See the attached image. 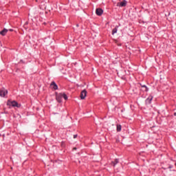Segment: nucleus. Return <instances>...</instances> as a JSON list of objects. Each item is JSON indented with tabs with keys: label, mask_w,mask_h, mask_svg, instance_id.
Listing matches in <instances>:
<instances>
[{
	"label": "nucleus",
	"mask_w": 176,
	"mask_h": 176,
	"mask_svg": "<svg viewBox=\"0 0 176 176\" xmlns=\"http://www.w3.org/2000/svg\"><path fill=\"white\" fill-rule=\"evenodd\" d=\"M140 86L142 88L143 91H148V87H146L145 85H142L140 84Z\"/></svg>",
	"instance_id": "nucleus-11"
},
{
	"label": "nucleus",
	"mask_w": 176,
	"mask_h": 176,
	"mask_svg": "<svg viewBox=\"0 0 176 176\" xmlns=\"http://www.w3.org/2000/svg\"><path fill=\"white\" fill-rule=\"evenodd\" d=\"M25 25H28V21L25 22Z\"/></svg>",
	"instance_id": "nucleus-18"
},
{
	"label": "nucleus",
	"mask_w": 176,
	"mask_h": 176,
	"mask_svg": "<svg viewBox=\"0 0 176 176\" xmlns=\"http://www.w3.org/2000/svg\"><path fill=\"white\" fill-rule=\"evenodd\" d=\"M50 87L54 89V90H58V86H57V84L54 81H52L50 84Z\"/></svg>",
	"instance_id": "nucleus-5"
},
{
	"label": "nucleus",
	"mask_w": 176,
	"mask_h": 176,
	"mask_svg": "<svg viewBox=\"0 0 176 176\" xmlns=\"http://www.w3.org/2000/svg\"><path fill=\"white\" fill-rule=\"evenodd\" d=\"M174 116H176V113H174Z\"/></svg>",
	"instance_id": "nucleus-23"
},
{
	"label": "nucleus",
	"mask_w": 176,
	"mask_h": 176,
	"mask_svg": "<svg viewBox=\"0 0 176 176\" xmlns=\"http://www.w3.org/2000/svg\"><path fill=\"white\" fill-rule=\"evenodd\" d=\"M8 94V90L6 89H1L0 90V96L1 97H5Z\"/></svg>",
	"instance_id": "nucleus-6"
},
{
	"label": "nucleus",
	"mask_w": 176,
	"mask_h": 176,
	"mask_svg": "<svg viewBox=\"0 0 176 176\" xmlns=\"http://www.w3.org/2000/svg\"><path fill=\"white\" fill-rule=\"evenodd\" d=\"M173 167L172 166H169V168H172Z\"/></svg>",
	"instance_id": "nucleus-24"
},
{
	"label": "nucleus",
	"mask_w": 176,
	"mask_h": 176,
	"mask_svg": "<svg viewBox=\"0 0 176 176\" xmlns=\"http://www.w3.org/2000/svg\"><path fill=\"white\" fill-rule=\"evenodd\" d=\"M118 75L120 78H122V79H126V77H124V75L123 76L121 72L118 73Z\"/></svg>",
	"instance_id": "nucleus-15"
},
{
	"label": "nucleus",
	"mask_w": 176,
	"mask_h": 176,
	"mask_svg": "<svg viewBox=\"0 0 176 176\" xmlns=\"http://www.w3.org/2000/svg\"><path fill=\"white\" fill-rule=\"evenodd\" d=\"M96 13L97 16H102V13H104V10L101 8H97L96 10Z\"/></svg>",
	"instance_id": "nucleus-4"
},
{
	"label": "nucleus",
	"mask_w": 176,
	"mask_h": 176,
	"mask_svg": "<svg viewBox=\"0 0 176 176\" xmlns=\"http://www.w3.org/2000/svg\"><path fill=\"white\" fill-rule=\"evenodd\" d=\"M118 163H119V159H115L114 161L111 162V166L115 167Z\"/></svg>",
	"instance_id": "nucleus-9"
},
{
	"label": "nucleus",
	"mask_w": 176,
	"mask_h": 176,
	"mask_svg": "<svg viewBox=\"0 0 176 176\" xmlns=\"http://www.w3.org/2000/svg\"><path fill=\"white\" fill-rule=\"evenodd\" d=\"M7 33H8V30L3 29L2 31L0 32V35L5 36V35H6Z\"/></svg>",
	"instance_id": "nucleus-10"
},
{
	"label": "nucleus",
	"mask_w": 176,
	"mask_h": 176,
	"mask_svg": "<svg viewBox=\"0 0 176 176\" xmlns=\"http://www.w3.org/2000/svg\"><path fill=\"white\" fill-rule=\"evenodd\" d=\"M118 26H116L114 29H113L112 35H115V34H116V32H118Z\"/></svg>",
	"instance_id": "nucleus-12"
},
{
	"label": "nucleus",
	"mask_w": 176,
	"mask_h": 176,
	"mask_svg": "<svg viewBox=\"0 0 176 176\" xmlns=\"http://www.w3.org/2000/svg\"><path fill=\"white\" fill-rule=\"evenodd\" d=\"M40 9H46V4H45V3H41V5L40 6Z\"/></svg>",
	"instance_id": "nucleus-13"
},
{
	"label": "nucleus",
	"mask_w": 176,
	"mask_h": 176,
	"mask_svg": "<svg viewBox=\"0 0 176 176\" xmlns=\"http://www.w3.org/2000/svg\"><path fill=\"white\" fill-rule=\"evenodd\" d=\"M10 32L13 31V29H10Z\"/></svg>",
	"instance_id": "nucleus-20"
},
{
	"label": "nucleus",
	"mask_w": 176,
	"mask_h": 176,
	"mask_svg": "<svg viewBox=\"0 0 176 176\" xmlns=\"http://www.w3.org/2000/svg\"><path fill=\"white\" fill-rule=\"evenodd\" d=\"M62 145H64V142H62Z\"/></svg>",
	"instance_id": "nucleus-25"
},
{
	"label": "nucleus",
	"mask_w": 176,
	"mask_h": 176,
	"mask_svg": "<svg viewBox=\"0 0 176 176\" xmlns=\"http://www.w3.org/2000/svg\"><path fill=\"white\" fill-rule=\"evenodd\" d=\"M116 142H119V140L117 139V140H116Z\"/></svg>",
	"instance_id": "nucleus-21"
},
{
	"label": "nucleus",
	"mask_w": 176,
	"mask_h": 176,
	"mask_svg": "<svg viewBox=\"0 0 176 176\" xmlns=\"http://www.w3.org/2000/svg\"><path fill=\"white\" fill-rule=\"evenodd\" d=\"M73 150H74V151H76V147H74V148H73Z\"/></svg>",
	"instance_id": "nucleus-19"
},
{
	"label": "nucleus",
	"mask_w": 176,
	"mask_h": 176,
	"mask_svg": "<svg viewBox=\"0 0 176 176\" xmlns=\"http://www.w3.org/2000/svg\"><path fill=\"white\" fill-rule=\"evenodd\" d=\"M153 100V96H150L146 100V104H151V102Z\"/></svg>",
	"instance_id": "nucleus-8"
},
{
	"label": "nucleus",
	"mask_w": 176,
	"mask_h": 176,
	"mask_svg": "<svg viewBox=\"0 0 176 176\" xmlns=\"http://www.w3.org/2000/svg\"><path fill=\"white\" fill-rule=\"evenodd\" d=\"M170 13L169 12V13H168V16H170Z\"/></svg>",
	"instance_id": "nucleus-26"
},
{
	"label": "nucleus",
	"mask_w": 176,
	"mask_h": 176,
	"mask_svg": "<svg viewBox=\"0 0 176 176\" xmlns=\"http://www.w3.org/2000/svg\"><path fill=\"white\" fill-rule=\"evenodd\" d=\"M78 138V135H74V138Z\"/></svg>",
	"instance_id": "nucleus-17"
},
{
	"label": "nucleus",
	"mask_w": 176,
	"mask_h": 176,
	"mask_svg": "<svg viewBox=\"0 0 176 176\" xmlns=\"http://www.w3.org/2000/svg\"><path fill=\"white\" fill-rule=\"evenodd\" d=\"M127 6V1L126 0H123L120 3H117V6H120V8H123Z\"/></svg>",
	"instance_id": "nucleus-3"
},
{
	"label": "nucleus",
	"mask_w": 176,
	"mask_h": 176,
	"mask_svg": "<svg viewBox=\"0 0 176 176\" xmlns=\"http://www.w3.org/2000/svg\"><path fill=\"white\" fill-rule=\"evenodd\" d=\"M118 46H122V44H118Z\"/></svg>",
	"instance_id": "nucleus-22"
},
{
	"label": "nucleus",
	"mask_w": 176,
	"mask_h": 176,
	"mask_svg": "<svg viewBox=\"0 0 176 176\" xmlns=\"http://www.w3.org/2000/svg\"><path fill=\"white\" fill-rule=\"evenodd\" d=\"M87 96V91L86 89H84L81 91L80 97L81 100H85Z\"/></svg>",
	"instance_id": "nucleus-2"
},
{
	"label": "nucleus",
	"mask_w": 176,
	"mask_h": 176,
	"mask_svg": "<svg viewBox=\"0 0 176 176\" xmlns=\"http://www.w3.org/2000/svg\"><path fill=\"white\" fill-rule=\"evenodd\" d=\"M62 95H63V98H64L65 100H68V96H67V94H62Z\"/></svg>",
	"instance_id": "nucleus-16"
},
{
	"label": "nucleus",
	"mask_w": 176,
	"mask_h": 176,
	"mask_svg": "<svg viewBox=\"0 0 176 176\" xmlns=\"http://www.w3.org/2000/svg\"><path fill=\"white\" fill-rule=\"evenodd\" d=\"M61 98H63V94H56V100L58 102H61Z\"/></svg>",
	"instance_id": "nucleus-7"
},
{
	"label": "nucleus",
	"mask_w": 176,
	"mask_h": 176,
	"mask_svg": "<svg viewBox=\"0 0 176 176\" xmlns=\"http://www.w3.org/2000/svg\"><path fill=\"white\" fill-rule=\"evenodd\" d=\"M117 131H122V125L117 124Z\"/></svg>",
	"instance_id": "nucleus-14"
},
{
	"label": "nucleus",
	"mask_w": 176,
	"mask_h": 176,
	"mask_svg": "<svg viewBox=\"0 0 176 176\" xmlns=\"http://www.w3.org/2000/svg\"><path fill=\"white\" fill-rule=\"evenodd\" d=\"M7 105H8L9 107H16V108H20L21 107V104H19L17 102L14 100H8Z\"/></svg>",
	"instance_id": "nucleus-1"
},
{
	"label": "nucleus",
	"mask_w": 176,
	"mask_h": 176,
	"mask_svg": "<svg viewBox=\"0 0 176 176\" xmlns=\"http://www.w3.org/2000/svg\"><path fill=\"white\" fill-rule=\"evenodd\" d=\"M112 126H113V127H115V124H113Z\"/></svg>",
	"instance_id": "nucleus-27"
}]
</instances>
